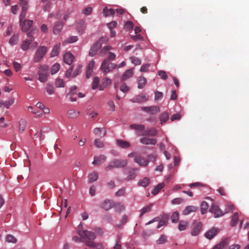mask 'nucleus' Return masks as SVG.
<instances>
[{
	"label": "nucleus",
	"instance_id": "f257e3e1",
	"mask_svg": "<svg viewBox=\"0 0 249 249\" xmlns=\"http://www.w3.org/2000/svg\"><path fill=\"white\" fill-rule=\"evenodd\" d=\"M77 233L81 237V242L85 245L92 249H95L96 247V244L94 242L96 236L93 232L86 230L78 231Z\"/></svg>",
	"mask_w": 249,
	"mask_h": 249
},
{
	"label": "nucleus",
	"instance_id": "f03ea898",
	"mask_svg": "<svg viewBox=\"0 0 249 249\" xmlns=\"http://www.w3.org/2000/svg\"><path fill=\"white\" fill-rule=\"evenodd\" d=\"M38 80L44 83L47 81L49 76V67L46 65L41 66L38 71Z\"/></svg>",
	"mask_w": 249,
	"mask_h": 249
},
{
	"label": "nucleus",
	"instance_id": "7ed1b4c3",
	"mask_svg": "<svg viewBox=\"0 0 249 249\" xmlns=\"http://www.w3.org/2000/svg\"><path fill=\"white\" fill-rule=\"evenodd\" d=\"M117 66V65L114 63H108V62L104 60L101 64L100 69L104 73L106 74L115 69Z\"/></svg>",
	"mask_w": 249,
	"mask_h": 249
},
{
	"label": "nucleus",
	"instance_id": "20e7f679",
	"mask_svg": "<svg viewBox=\"0 0 249 249\" xmlns=\"http://www.w3.org/2000/svg\"><path fill=\"white\" fill-rule=\"evenodd\" d=\"M47 52V48L45 46H40L38 48L34 56V61L38 62L44 57Z\"/></svg>",
	"mask_w": 249,
	"mask_h": 249
},
{
	"label": "nucleus",
	"instance_id": "39448f33",
	"mask_svg": "<svg viewBox=\"0 0 249 249\" xmlns=\"http://www.w3.org/2000/svg\"><path fill=\"white\" fill-rule=\"evenodd\" d=\"M104 38H100L97 42H96L92 46L89 52V55L91 56L95 55L98 51L102 47V41Z\"/></svg>",
	"mask_w": 249,
	"mask_h": 249
},
{
	"label": "nucleus",
	"instance_id": "423d86ee",
	"mask_svg": "<svg viewBox=\"0 0 249 249\" xmlns=\"http://www.w3.org/2000/svg\"><path fill=\"white\" fill-rule=\"evenodd\" d=\"M33 31H32L27 34V36L30 37V39L26 40L22 42L21 48L23 51L28 50L30 44L34 40V38L33 37Z\"/></svg>",
	"mask_w": 249,
	"mask_h": 249
},
{
	"label": "nucleus",
	"instance_id": "0eeeda50",
	"mask_svg": "<svg viewBox=\"0 0 249 249\" xmlns=\"http://www.w3.org/2000/svg\"><path fill=\"white\" fill-rule=\"evenodd\" d=\"M202 228V223L201 222H194V226L191 231L192 236H197L201 231Z\"/></svg>",
	"mask_w": 249,
	"mask_h": 249
},
{
	"label": "nucleus",
	"instance_id": "6e6552de",
	"mask_svg": "<svg viewBox=\"0 0 249 249\" xmlns=\"http://www.w3.org/2000/svg\"><path fill=\"white\" fill-rule=\"evenodd\" d=\"M210 212L214 214V217H218L224 214L218 206L213 204L210 209Z\"/></svg>",
	"mask_w": 249,
	"mask_h": 249
},
{
	"label": "nucleus",
	"instance_id": "1a4fd4ad",
	"mask_svg": "<svg viewBox=\"0 0 249 249\" xmlns=\"http://www.w3.org/2000/svg\"><path fill=\"white\" fill-rule=\"evenodd\" d=\"M112 163L114 164L116 168H121L126 166L127 160L116 159L112 160Z\"/></svg>",
	"mask_w": 249,
	"mask_h": 249
},
{
	"label": "nucleus",
	"instance_id": "9d476101",
	"mask_svg": "<svg viewBox=\"0 0 249 249\" xmlns=\"http://www.w3.org/2000/svg\"><path fill=\"white\" fill-rule=\"evenodd\" d=\"M141 109L142 111L151 114H154L160 111V109L158 106L142 107Z\"/></svg>",
	"mask_w": 249,
	"mask_h": 249
},
{
	"label": "nucleus",
	"instance_id": "9b49d317",
	"mask_svg": "<svg viewBox=\"0 0 249 249\" xmlns=\"http://www.w3.org/2000/svg\"><path fill=\"white\" fill-rule=\"evenodd\" d=\"M219 230L217 228H212L208 230L205 234V236L208 239H212L213 238L218 232Z\"/></svg>",
	"mask_w": 249,
	"mask_h": 249
},
{
	"label": "nucleus",
	"instance_id": "f8f14e48",
	"mask_svg": "<svg viewBox=\"0 0 249 249\" xmlns=\"http://www.w3.org/2000/svg\"><path fill=\"white\" fill-rule=\"evenodd\" d=\"M134 161L139 164L140 166H146L149 161L148 160L145 159L143 157L141 156H136L134 159Z\"/></svg>",
	"mask_w": 249,
	"mask_h": 249
},
{
	"label": "nucleus",
	"instance_id": "ddd939ff",
	"mask_svg": "<svg viewBox=\"0 0 249 249\" xmlns=\"http://www.w3.org/2000/svg\"><path fill=\"white\" fill-rule=\"evenodd\" d=\"M107 159L106 156L101 155L99 156L94 157L92 162L93 165H99L103 164Z\"/></svg>",
	"mask_w": 249,
	"mask_h": 249
},
{
	"label": "nucleus",
	"instance_id": "4468645a",
	"mask_svg": "<svg viewBox=\"0 0 249 249\" xmlns=\"http://www.w3.org/2000/svg\"><path fill=\"white\" fill-rule=\"evenodd\" d=\"M76 29L79 34H83L86 29L85 22L83 20L78 21L76 24Z\"/></svg>",
	"mask_w": 249,
	"mask_h": 249
},
{
	"label": "nucleus",
	"instance_id": "2eb2a0df",
	"mask_svg": "<svg viewBox=\"0 0 249 249\" xmlns=\"http://www.w3.org/2000/svg\"><path fill=\"white\" fill-rule=\"evenodd\" d=\"M116 143L117 146L121 148L126 149L130 146L129 142L121 139H117L116 140Z\"/></svg>",
	"mask_w": 249,
	"mask_h": 249
},
{
	"label": "nucleus",
	"instance_id": "dca6fc26",
	"mask_svg": "<svg viewBox=\"0 0 249 249\" xmlns=\"http://www.w3.org/2000/svg\"><path fill=\"white\" fill-rule=\"evenodd\" d=\"M33 21L31 20H24L21 24V29L23 32L28 31L31 27Z\"/></svg>",
	"mask_w": 249,
	"mask_h": 249
},
{
	"label": "nucleus",
	"instance_id": "f3484780",
	"mask_svg": "<svg viewBox=\"0 0 249 249\" xmlns=\"http://www.w3.org/2000/svg\"><path fill=\"white\" fill-rule=\"evenodd\" d=\"M74 56L70 53H65L63 56V60L65 63L71 65L74 60Z\"/></svg>",
	"mask_w": 249,
	"mask_h": 249
},
{
	"label": "nucleus",
	"instance_id": "a211bd4d",
	"mask_svg": "<svg viewBox=\"0 0 249 249\" xmlns=\"http://www.w3.org/2000/svg\"><path fill=\"white\" fill-rule=\"evenodd\" d=\"M94 65V61L91 60L89 62L86 71V77L87 78H89L91 77Z\"/></svg>",
	"mask_w": 249,
	"mask_h": 249
},
{
	"label": "nucleus",
	"instance_id": "6ab92c4d",
	"mask_svg": "<svg viewBox=\"0 0 249 249\" xmlns=\"http://www.w3.org/2000/svg\"><path fill=\"white\" fill-rule=\"evenodd\" d=\"M148 100V97L143 94H141L137 95L135 98L131 99V101L134 103H142Z\"/></svg>",
	"mask_w": 249,
	"mask_h": 249
},
{
	"label": "nucleus",
	"instance_id": "aec40b11",
	"mask_svg": "<svg viewBox=\"0 0 249 249\" xmlns=\"http://www.w3.org/2000/svg\"><path fill=\"white\" fill-rule=\"evenodd\" d=\"M157 130L153 128H151L149 129H147L143 132L142 133L139 134L140 136H155L157 134Z\"/></svg>",
	"mask_w": 249,
	"mask_h": 249
},
{
	"label": "nucleus",
	"instance_id": "412c9836",
	"mask_svg": "<svg viewBox=\"0 0 249 249\" xmlns=\"http://www.w3.org/2000/svg\"><path fill=\"white\" fill-rule=\"evenodd\" d=\"M140 142L144 144H153L157 143V140L155 139L147 138L146 137L142 138L140 139Z\"/></svg>",
	"mask_w": 249,
	"mask_h": 249
},
{
	"label": "nucleus",
	"instance_id": "4be33fe9",
	"mask_svg": "<svg viewBox=\"0 0 249 249\" xmlns=\"http://www.w3.org/2000/svg\"><path fill=\"white\" fill-rule=\"evenodd\" d=\"M113 204L111 200L109 199L105 200L101 205V207L103 209L107 211L113 207Z\"/></svg>",
	"mask_w": 249,
	"mask_h": 249
},
{
	"label": "nucleus",
	"instance_id": "5701e85b",
	"mask_svg": "<svg viewBox=\"0 0 249 249\" xmlns=\"http://www.w3.org/2000/svg\"><path fill=\"white\" fill-rule=\"evenodd\" d=\"M94 134L101 137H104L106 135V130L105 128L96 127L93 131Z\"/></svg>",
	"mask_w": 249,
	"mask_h": 249
},
{
	"label": "nucleus",
	"instance_id": "b1692460",
	"mask_svg": "<svg viewBox=\"0 0 249 249\" xmlns=\"http://www.w3.org/2000/svg\"><path fill=\"white\" fill-rule=\"evenodd\" d=\"M229 244L227 239L223 240L220 242L219 243L215 245L213 249H224Z\"/></svg>",
	"mask_w": 249,
	"mask_h": 249
},
{
	"label": "nucleus",
	"instance_id": "393cba45",
	"mask_svg": "<svg viewBox=\"0 0 249 249\" xmlns=\"http://www.w3.org/2000/svg\"><path fill=\"white\" fill-rule=\"evenodd\" d=\"M63 27V23L62 22H56L53 27V32L54 34H58L61 31Z\"/></svg>",
	"mask_w": 249,
	"mask_h": 249
},
{
	"label": "nucleus",
	"instance_id": "a878e982",
	"mask_svg": "<svg viewBox=\"0 0 249 249\" xmlns=\"http://www.w3.org/2000/svg\"><path fill=\"white\" fill-rule=\"evenodd\" d=\"M197 209V208L194 206H188L185 209L182 211V214L188 215L192 212H196Z\"/></svg>",
	"mask_w": 249,
	"mask_h": 249
},
{
	"label": "nucleus",
	"instance_id": "bb28decb",
	"mask_svg": "<svg viewBox=\"0 0 249 249\" xmlns=\"http://www.w3.org/2000/svg\"><path fill=\"white\" fill-rule=\"evenodd\" d=\"M133 74V71L131 69L126 70L121 77V81H124L131 77Z\"/></svg>",
	"mask_w": 249,
	"mask_h": 249
},
{
	"label": "nucleus",
	"instance_id": "cd10ccee",
	"mask_svg": "<svg viewBox=\"0 0 249 249\" xmlns=\"http://www.w3.org/2000/svg\"><path fill=\"white\" fill-rule=\"evenodd\" d=\"M169 117V113L166 111L162 112L161 114H160L159 116V119L160 121V124H163L166 123V121L168 120Z\"/></svg>",
	"mask_w": 249,
	"mask_h": 249
},
{
	"label": "nucleus",
	"instance_id": "c85d7f7f",
	"mask_svg": "<svg viewBox=\"0 0 249 249\" xmlns=\"http://www.w3.org/2000/svg\"><path fill=\"white\" fill-rule=\"evenodd\" d=\"M27 125V122L25 119H21L19 121L18 131L20 133L24 131Z\"/></svg>",
	"mask_w": 249,
	"mask_h": 249
},
{
	"label": "nucleus",
	"instance_id": "c756f323",
	"mask_svg": "<svg viewBox=\"0 0 249 249\" xmlns=\"http://www.w3.org/2000/svg\"><path fill=\"white\" fill-rule=\"evenodd\" d=\"M130 128L132 129H134L139 132L143 131L145 129V126L142 124H132L130 125Z\"/></svg>",
	"mask_w": 249,
	"mask_h": 249
},
{
	"label": "nucleus",
	"instance_id": "7c9ffc66",
	"mask_svg": "<svg viewBox=\"0 0 249 249\" xmlns=\"http://www.w3.org/2000/svg\"><path fill=\"white\" fill-rule=\"evenodd\" d=\"M189 226V223L187 221L181 220L179 222L178 229L179 231L185 230Z\"/></svg>",
	"mask_w": 249,
	"mask_h": 249
},
{
	"label": "nucleus",
	"instance_id": "2f4dec72",
	"mask_svg": "<svg viewBox=\"0 0 249 249\" xmlns=\"http://www.w3.org/2000/svg\"><path fill=\"white\" fill-rule=\"evenodd\" d=\"M135 169H130L128 171V176L126 178L127 180H130L134 179L136 176Z\"/></svg>",
	"mask_w": 249,
	"mask_h": 249
},
{
	"label": "nucleus",
	"instance_id": "473e14b6",
	"mask_svg": "<svg viewBox=\"0 0 249 249\" xmlns=\"http://www.w3.org/2000/svg\"><path fill=\"white\" fill-rule=\"evenodd\" d=\"M146 79L144 77H140L138 80V88L142 89L146 83Z\"/></svg>",
	"mask_w": 249,
	"mask_h": 249
},
{
	"label": "nucleus",
	"instance_id": "72a5a7b5",
	"mask_svg": "<svg viewBox=\"0 0 249 249\" xmlns=\"http://www.w3.org/2000/svg\"><path fill=\"white\" fill-rule=\"evenodd\" d=\"M238 221V213H235L231 216V225L232 227L235 226Z\"/></svg>",
	"mask_w": 249,
	"mask_h": 249
},
{
	"label": "nucleus",
	"instance_id": "f704fd0d",
	"mask_svg": "<svg viewBox=\"0 0 249 249\" xmlns=\"http://www.w3.org/2000/svg\"><path fill=\"white\" fill-rule=\"evenodd\" d=\"M115 11L113 9H107V7L104 8L103 9V14L105 17H108L109 16L113 15L115 14Z\"/></svg>",
	"mask_w": 249,
	"mask_h": 249
},
{
	"label": "nucleus",
	"instance_id": "c9c22d12",
	"mask_svg": "<svg viewBox=\"0 0 249 249\" xmlns=\"http://www.w3.org/2000/svg\"><path fill=\"white\" fill-rule=\"evenodd\" d=\"M98 178V174L96 172H93L89 174V180L90 183L95 181Z\"/></svg>",
	"mask_w": 249,
	"mask_h": 249
},
{
	"label": "nucleus",
	"instance_id": "e433bc0d",
	"mask_svg": "<svg viewBox=\"0 0 249 249\" xmlns=\"http://www.w3.org/2000/svg\"><path fill=\"white\" fill-rule=\"evenodd\" d=\"M164 186V184L163 183H160L157 186L155 187V188L152 190V194L153 195H156L158 194L160 191L162 189Z\"/></svg>",
	"mask_w": 249,
	"mask_h": 249
},
{
	"label": "nucleus",
	"instance_id": "4c0bfd02",
	"mask_svg": "<svg viewBox=\"0 0 249 249\" xmlns=\"http://www.w3.org/2000/svg\"><path fill=\"white\" fill-rule=\"evenodd\" d=\"M46 91L49 95L53 94L54 93V88L53 85L48 83L46 87Z\"/></svg>",
	"mask_w": 249,
	"mask_h": 249
},
{
	"label": "nucleus",
	"instance_id": "58836bf2",
	"mask_svg": "<svg viewBox=\"0 0 249 249\" xmlns=\"http://www.w3.org/2000/svg\"><path fill=\"white\" fill-rule=\"evenodd\" d=\"M60 52V46L59 45H56L53 48L52 52L51 53V57H54L57 56Z\"/></svg>",
	"mask_w": 249,
	"mask_h": 249
},
{
	"label": "nucleus",
	"instance_id": "ea45409f",
	"mask_svg": "<svg viewBox=\"0 0 249 249\" xmlns=\"http://www.w3.org/2000/svg\"><path fill=\"white\" fill-rule=\"evenodd\" d=\"M152 205L153 204H151L149 205L144 207L143 208H142L141 210V214L140 216L141 217L145 213L150 212Z\"/></svg>",
	"mask_w": 249,
	"mask_h": 249
},
{
	"label": "nucleus",
	"instance_id": "a19ab883",
	"mask_svg": "<svg viewBox=\"0 0 249 249\" xmlns=\"http://www.w3.org/2000/svg\"><path fill=\"white\" fill-rule=\"evenodd\" d=\"M149 183H150L149 179L148 178L145 177V178H143L142 179L140 180V181L139 182V185L141 186L145 187L149 185Z\"/></svg>",
	"mask_w": 249,
	"mask_h": 249
},
{
	"label": "nucleus",
	"instance_id": "79ce46f5",
	"mask_svg": "<svg viewBox=\"0 0 249 249\" xmlns=\"http://www.w3.org/2000/svg\"><path fill=\"white\" fill-rule=\"evenodd\" d=\"M79 112L74 110H70L68 112V115L70 118H75L79 115Z\"/></svg>",
	"mask_w": 249,
	"mask_h": 249
},
{
	"label": "nucleus",
	"instance_id": "37998d69",
	"mask_svg": "<svg viewBox=\"0 0 249 249\" xmlns=\"http://www.w3.org/2000/svg\"><path fill=\"white\" fill-rule=\"evenodd\" d=\"M178 218L179 213L177 211L174 212L171 216V219L173 223H177L178 221Z\"/></svg>",
	"mask_w": 249,
	"mask_h": 249
},
{
	"label": "nucleus",
	"instance_id": "c03bdc74",
	"mask_svg": "<svg viewBox=\"0 0 249 249\" xmlns=\"http://www.w3.org/2000/svg\"><path fill=\"white\" fill-rule=\"evenodd\" d=\"M208 208V203L205 201H203L201 204L200 210L202 214H204L207 212Z\"/></svg>",
	"mask_w": 249,
	"mask_h": 249
},
{
	"label": "nucleus",
	"instance_id": "a18cd8bd",
	"mask_svg": "<svg viewBox=\"0 0 249 249\" xmlns=\"http://www.w3.org/2000/svg\"><path fill=\"white\" fill-rule=\"evenodd\" d=\"M77 94L76 87L72 86L70 89V91L66 94L67 97H69L70 95H75Z\"/></svg>",
	"mask_w": 249,
	"mask_h": 249
},
{
	"label": "nucleus",
	"instance_id": "49530a36",
	"mask_svg": "<svg viewBox=\"0 0 249 249\" xmlns=\"http://www.w3.org/2000/svg\"><path fill=\"white\" fill-rule=\"evenodd\" d=\"M60 69V65L58 63H55L53 65L51 68V74L52 75L55 74Z\"/></svg>",
	"mask_w": 249,
	"mask_h": 249
},
{
	"label": "nucleus",
	"instance_id": "de8ad7c7",
	"mask_svg": "<svg viewBox=\"0 0 249 249\" xmlns=\"http://www.w3.org/2000/svg\"><path fill=\"white\" fill-rule=\"evenodd\" d=\"M94 144L99 148H103L104 146L103 142L99 139H95L94 141Z\"/></svg>",
	"mask_w": 249,
	"mask_h": 249
},
{
	"label": "nucleus",
	"instance_id": "09e8293b",
	"mask_svg": "<svg viewBox=\"0 0 249 249\" xmlns=\"http://www.w3.org/2000/svg\"><path fill=\"white\" fill-rule=\"evenodd\" d=\"M6 240L9 243H16L17 242V239L12 235L8 234L6 237Z\"/></svg>",
	"mask_w": 249,
	"mask_h": 249
},
{
	"label": "nucleus",
	"instance_id": "8fccbe9b",
	"mask_svg": "<svg viewBox=\"0 0 249 249\" xmlns=\"http://www.w3.org/2000/svg\"><path fill=\"white\" fill-rule=\"evenodd\" d=\"M15 102V99L13 98L10 99L8 100L4 101V107L6 108H9L10 106H11Z\"/></svg>",
	"mask_w": 249,
	"mask_h": 249
},
{
	"label": "nucleus",
	"instance_id": "3c124183",
	"mask_svg": "<svg viewBox=\"0 0 249 249\" xmlns=\"http://www.w3.org/2000/svg\"><path fill=\"white\" fill-rule=\"evenodd\" d=\"M55 86L57 88H62L64 87V82L62 79L57 78L55 81Z\"/></svg>",
	"mask_w": 249,
	"mask_h": 249
},
{
	"label": "nucleus",
	"instance_id": "603ef678",
	"mask_svg": "<svg viewBox=\"0 0 249 249\" xmlns=\"http://www.w3.org/2000/svg\"><path fill=\"white\" fill-rule=\"evenodd\" d=\"M167 236L165 235H161L158 240H157L158 244H162L167 242Z\"/></svg>",
	"mask_w": 249,
	"mask_h": 249
},
{
	"label": "nucleus",
	"instance_id": "864d4df0",
	"mask_svg": "<svg viewBox=\"0 0 249 249\" xmlns=\"http://www.w3.org/2000/svg\"><path fill=\"white\" fill-rule=\"evenodd\" d=\"M100 82V79L98 77H95L93 81L92 88L93 89H95L98 87V85Z\"/></svg>",
	"mask_w": 249,
	"mask_h": 249
},
{
	"label": "nucleus",
	"instance_id": "5fc2aeb1",
	"mask_svg": "<svg viewBox=\"0 0 249 249\" xmlns=\"http://www.w3.org/2000/svg\"><path fill=\"white\" fill-rule=\"evenodd\" d=\"M20 4L22 6V10H27L28 9V0H19Z\"/></svg>",
	"mask_w": 249,
	"mask_h": 249
},
{
	"label": "nucleus",
	"instance_id": "6e6d98bb",
	"mask_svg": "<svg viewBox=\"0 0 249 249\" xmlns=\"http://www.w3.org/2000/svg\"><path fill=\"white\" fill-rule=\"evenodd\" d=\"M168 224V219H167V218H163L162 219H161L160 222H159V224L157 227V228L158 229H159L161 227L164 226V225H167Z\"/></svg>",
	"mask_w": 249,
	"mask_h": 249
},
{
	"label": "nucleus",
	"instance_id": "4d7b16f0",
	"mask_svg": "<svg viewBox=\"0 0 249 249\" xmlns=\"http://www.w3.org/2000/svg\"><path fill=\"white\" fill-rule=\"evenodd\" d=\"M124 209V207L123 204L120 203H117L115 206V211L117 212L121 213Z\"/></svg>",
	"mask_w": 249,
	"mask_h": 249
},
{
	"label": "nucleus",
	"instance_id": "13d9d810",
	"mask_svg": "<svg viewBox=\"0 0 249 249\" xmlns=\"http://www.w3.org/2000/svg\"><path fill=\"white\" fill-rule=\"evenodd\" d=\"M130 59L132 63H133L135 65H138L141 64V60L136 57L132 56L130 57Z\"/></svg>",
	"mask_w": 249,
	"mask_h": 249
},
{
	"label": "nucleus",
	"instance_id": "bf43d9fd",
	"mask_svg": "<svg viewBox=\"0 0 249 249\" xmlns=\"http://www.w3.org/2000/svg\"><path fill=\"white\" fill-rule=\"evenodd\" d=\"M77 40L78 37L77 36H71L68 37L65 41L69 43H72L77 41Z\"/></svg>",
	"mask_w": 249,
	"mask_h": 249
},
{
	"label": "nucleus",
	"instance_id": "052dcab7",
	"mask_svg": "<svg viewBox=\"0 0 249 249\" xmlns=\"http://www.w3.org/2000/svg\"><path fill=\"white\" fill-rule=\"evenodd\" d=\"M235 207L231 203H229L227 205V208L225 210V213H228L230 212H232V211L234 210Z\"/></svg>",
	"mask_w": 249,
	"mask_h": 249
},
{
	"label": "nucleus",
	"instance_id": "680f3d73",
	"mask_svg": "<svg viewBox=\"0 0 249 249\" xmlns=\"http://www.w3.org/2000/svg\"><path fill=\"white\" fill-rule=\"evenodd\" d=\"M133 26V23L130 21H127L124 24V28L128 30H132Z\"/></svg>",
	"mask_w": 249,
	"mask_h": 249
},
{
	"label": "nucleus",
	"instance_id": "e2e57ef3",
	"mask_svg": "<svg viewBox=\"0 0 249 249\" xmlns=\"http://www.w3.org/2000/svg\"><path fill=\"white\" fill-rule=\"evenodd\" d=\"M9 42L12 45L17 44L18 43V37L15 35L13 36L10 38Z\"/></svg>",
	"mask_w": 249,
	"mask_h": 249
},
{
	"label": "nucleus",
	"instance_id": "0e129e2a",
	"mask_svg": "<svg viewBox=\"0 0 249 249\" xmlns=\"http://www.w3.org/2000/svg\"><path fill=\"white\" fill-rule=\"evenodd\" d=\"M158 75L163 80H166L167 78V75L166 72L164 71H158Z\"/></svg>",
	"mask_w": 249,
	"mask_h": 249
},
{
	"label": "nucleus",
	"instance_id": "69168bd1",
	"mask_svg": "<svg viewBox=\"0 0 249 249\" xmlns=\"http://www.w3.org/2000/svg\"><path fill=\"white\" fill-rule=\"evenodd\" d=\"M116 55L111 52H109L108 55L107 59H105L104 60H106L107 62H109L110 60H113L115 59Z\"/></svg>",
	"mask_w": 249,
	"mask_h": 249
},
{
	"label": "nucleus",
	"instance_id": "338daca9",
	"mask_svg": "<svg viewBox=\"0 0 249 249\" xmlns=\"http://www.w3.org/2000/svg\"><path fill=\"white\" fill-rule=\"evenodd\" d=\"M183 202V199L181 198H176L172 200V204L173 205L179 204Z\"/></svg>",
	"mask_w": 249,
	"mask_h": 249
},
{
	"label": "nucleus",
	"instance_id": "774afa93",
	"mask_svg": "<svg viewBox=\"0 0 249 249\" xmlns=\"http://www.w3.org/2000/svg\"><path fill=\"white\" fill-rule=\"evenodd\" d=\"M150 65L149 64H145L142 65L140 69L141 72H146L148 71Z\"/></svg>",
	"mask_w": 249,
	"mask_h": 249
}]
</instances>
